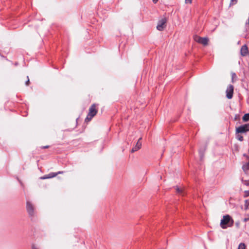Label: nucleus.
<instances>
[{"instance_id":"ddd939ff","label":"nucleus","mask_w":249,"mask_h":249,"mask_svg":"<svg viewBox=\"0 0 249 249\" xmlns=\"http://www.w3.org/2000/svg\"><path fill=\"white\" fill-rule=\"evenodd\" d=\"M245 209L246 210L249 209V199L246 200L245 202Z\"/></svg>"},{"instance_id":"dca6fc26","label":"nucleus","mask_w":249,"mask_h":249,"mask_svg":"<svg viewBox=\"0 0 249 249\" xmlns=\"http://www.w3.org/2000/svg\"><path fill=\"white\" fill-rule=\"evenodd\" d=\"M237 139L240 141H242L243 140V137L241 136V135H237Z\"/></svg>"},{"instance_id":"f257e3e1","label":"nucleus","mask_w":249,"mask_h":249,"mask_svg":"<svg viewBox=\"0 0 249 249\" xmlns=\"http://www.w3.org/2000/svg\"><path fill=\"white\" fill-rule=\"evenodd\" d=\"M233 220L229 215H224L221 220L220 226L222 229H226L228 226L232 225Z\"/></svg>"},{"instance_id":"6ab92c4d","label":"nucleus","mask_w":249,"mask_h":249,"mask_svg":"<svg viewBox=\"0 0 249 249\" xmlns=\"http://www.w3.org/2000/svg\"><path fill=\"white\" fill-rule=\"evenodd\" d=\"M249 220V216L248 217H246V218H245L244 219H243V221L245 222H247Z\"/></svg>"},{"instance_id":"6e6552de","label":"nucleus","mask_w":249,"mask_h":249,"mask_svg":"<svg viewBox=\"0 0 249 249\" xmlns=\"http://www.w3.org/2000/svg\"><path fill=\"white\" fill-rule=\"evenodd\" d=\"M63 171H59V172H58L57 173H53L52 172V173H50L48 175H46L45 176L41 177L40 178L41 179H48V178H51L55 177V176H56L58 174H63Z\"/></svg>"},{"instance_id":"9b49d317","label":"nucleus","mask_w":249,"mask_h":249,"mask_svg":"<svg viewBox=\"0 0 249 249\" xmlns=\"http://www.w3.org/2000/svg\"><path fill=\"white\" fill-rule=\"evenodd\" d=\"M242 169L245 173H247L249 169V162L244 164L242 166Z\"/></svg>"},{"instance_id":"412c9836","label":"nucleus","mask_w":249,"mask_h":249,"mask_svg":"<svg viewBox=\"0 0 249 249\" xmlns=\"http://www.w3.org/2000/svg\"><path fill=\"white\" fill-rule=\"evenodd\" d=\"M237 2V0H231V3H232V4L236 3Z\"/></svg>"},{"instance_id":"5701e85b","label":"nucleus","mask_w":249,"mask_h":249,"mask_svg":"<svg viewBox=\"0 0 249 249\" xmlns=\"http://www.w3.org/2000/svg\"><path fill=\"white\" fill-rule=\"evenodd\" d=\"M32 249H37L36 248V247L34 245L32 246Z\"/></svg>"},{"instance_id":"f3484780","label":"nucleus","mask_w":249,"mask_h":249,"mask_svg":"<svg viewBox=\"0 0 249 249\" xmlns=\"http://www.w3.org/2000/svg\"><path fill=\"white\" fill-rule=\"evenodd\" d=\"M237 78V76H236V75L235 73H232V82H233V80L234 79H236Z\"/></svg>"},{"instance_id":"9d476101","label":"nucleus","mask_w":249,"mask_h":249,"mask_svg":"<svg viewBox=\"0 0 249 249\" xmlns=\"http://www.w3.org/2000/svg\"><path fill=\"white\" fill-rule=\"evenodd\" d=\"M241 54L242 56L247 55L248 52V48L246 45H243L240 50Z\"/></svg>"},{"instance_id":"393cba45","label":"nucleus","mask_w":249,"mask_h":249,"mask_svg":"<svg viewBox=\"0 0 249 249\" xmlns=\"http://www.w3.org/2000/svg\"><path fill=\"white\" fill-rule=\"evenodd\" d=\"M158 1V0H153V1L154 3H156Z\"/></svg>"},{"instance_id":"0eeeda50","label":"nucleus","mask_w":249,"mask_h":249,"mask_svg":"<svg viewBox=\"0 0 249 249\" xmlns=\"http://www.w3.org/2000/svg\"><path fill=\"white\" fill-rule=\"evenodd\" d=\"M233 92V86L229 85L226 89V97L228 99L232 98Z\"/></svg>"},{"instance_id":"1a4fd4ad","label":"nucleus","mask_w":249,"mask_h":249,"mask_svg":"<svg viewBox=\"0 0 249 249\" xmlns=\"http://www.w3.org/2000/svg\"><path fill=\"white\" fill-rule=\"evenodd\" d=\"M142 139V138H140L139 140L138 141L137 143L136 144L135 146L132 148L131 149V152L132 153H133L135 151H138L139 149H140L142 146V143L140 142L141 140Z\"/></svg>"},{"instance_id":"423d86ee","label":"nucleus","mask_w":249,"mask_h":249,"mask_svg":"<svg viewBox=\"0 0 249 249\" xmlns=\"http://www.w3.org/2000/svg\"><path fill=\"white\" fill-rule=\"evenodd\" d=\"M166 18H162L160 20L158 21L157 29L158 30L160 31H161L163 30L164 27H165V24L166 23Z\"/></svg>"},{"instance_id":"4468645a","label":"nucleus","mask_w":249,"mask_h":249,"mask_svg":"<svg viewBox=\"0 0 249 249\" xmlns=\"http://www.w3.org/2000/svg\"><path fill=\"white\" fill-rule=\"evenodd\" d=\"M238 249H246V245L244 243H241L239 245Z\"/></svg>"},{"instance_id":"f8f14e48","label":"nucleus","mask_w":249,"mask_h":249,"mask_svg":"<svg viewBox=\"0 0 249 249\" xmlns=\"http://www.w3.org/2000/svg\"><path fill=\"white\" fill-rule=\"evenodd\" d=\"M243 120L247 122L249 120V113L245 114L243 117Z\"/></svg>"},{"instance_id":"7ed1b4c3","label":"nucleus","mask_w":249,"mask_h":249,"mask_svg":"<svg viewBox=\"0 0 249 249\" xmlns=\"http://www.w3.org/2000/svg\"><path fill=\"white\" fill-rule=\"evenodd\" d=\"M26 210L30 217L33 218L35 216L34 206L29 201L26 202Z\"/></svg>"},{"instance_id":"b1692460","label":"nucleus","mask_w":249,"mask_h":249,"mask_svg":"<svg viewBox=\"0 0 249 249\" xmlns=\"http://www.w3.org/2000/svg\"><path fill=\"white\" fill-rule=\"evenodd\" d=\"M49 147V146H48V145H46V146H43V147H42V148H48Z\"/></svg>"},{"instance_id":"f03ea898","label":"nucleus","mask_w":249,"mask_h":249,"mask_svg":"<svg viewBox=\"0 0 249 249\" xmlns=\"http://www.w3.org/2000/svg\"><path fill=\"white\" fill-rule=\"evenodd\" d=\"M97 113V110L96 109V105L93 104L89 108V112L86 118L85 119V122H89L92 119V118L96 115Z\"/></svg>"},{"instance_id":"39448f33","label":"nucleus","mask_w":249,"mask_h":249,"mask_svg":"<svg viewBox=\"0 0 249 249\" xmlns=\"http://www.w3.org/2000/svg\"><path fill=\"white\" fill-rule=\"evenodd\" d=\"M249 131V124H245L236 128V132L237 133H246Z\"/></svg>"},{"instance_id":"2eb2a0df","label":"nucleus","mask_w":249,"mask_h":249,"mask_svg":"<svg viewBox=\"0 0 249 249\" xmlns=\"http://www.w3.org/2000/svg\"><path fill=\"white\" fill-rule=\"evenodd\" d=\"M176 191L179 194H182V195H183V191L182 189L178 188V187H176Z\"/></svg>"},{"instance_id":"4be33fe9","label":"nucleus","mask_w":249,"mask_h":249,"mask_svg":"<svg viewBox=\"0 0 249 249\" xmlns=\"http://www.w3.org/2000/svg\"><path fill=\"white\" fill-rule=\"evenodd\" d=\"M186 3H191L192 2V0H185Z\"/></svg>"},{"instance_id":"a878e982","label":"nucleus","mask_w":249,"mask_h":249,"mask_svg":"<svg viewBox=\"0 0 249 249\" xmlns=\"http://www.w3.org/2000/svg\"><path fill=\"white\" fill-rule=\"evenodd\" d=\"M246 194H247V196H249V191H247L246 192Z\"/></svg>"},{"instance_id":"aec40b11","label":"nucleus","mask_w":249,"mask_h":249,"mask_svg":"<svg viewBox=\"0 0 249 249\" xmlns=\"http://www.w3.org/2000/svg\"><path fill=\"white\" fill-rule=\"evenodd\" d=\"M199 155H200V159H202V158H203V153L201 152V151H199Z\"/></svg>"},{"instance_id":"a211bd4d","label":"nucleus","mask_w":249,"mask_h":249,"mask_svg":"<svg viewBox=\"0 0 249 249\" xmlns=\"http://www.w3.org/2000/svg\"><path fill=\"white\" fill-rule=\"evenodd\" d=\"M29 82H30L29 78V77L27 76V80L25 82L26 85L28 86L29 85Z\"/></svg>"},{"instance_id":"20e7f679","label":"nucleus","mask_w":249,"mask_h":249,"mask_svg":"<svg viewBox=\"0 0 249 249\" xmlns=\"http://www.w3.org/2000/svg\"><path fill=\"white\" fill-rule=\"evenodd\" d=\"M194 38L196 42L202 44L204 46L207 45L208 43L209 39L207 37H201L198 36H195Z\"/></svg>"}]
</instances>
